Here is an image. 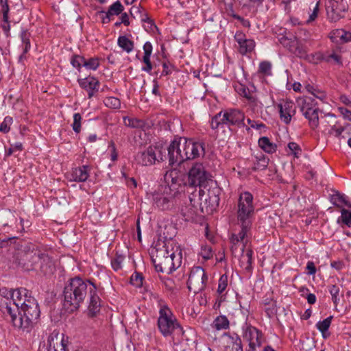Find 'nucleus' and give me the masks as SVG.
I'll return each mask as SVG.
<instances>
[{
	"mask_svg": "<svg viewBox=\"0 0 351 351\" xmlns=\"http://www.w3.org/2000/svg\"><path fill=\"white\" fill-rule=\"evenodd\" d=\"M15 262L25 271H33L39 268L45 274H51L53 271V263L50 257L32 243L21 245L15 256Z\"/></svg>",
	"mask_w": 351,
	"mask_h": 351,
	"instance_id": "obj_1",
	"label": "nucleus"
},
{
	"mask_svg": "<svg viewBox=\"0 0 351 351\" xmlns=\"http://www.w3.org/2000/svg\"><path fill=\"white\" fill-rule=\"evenodd\" d=\"M254 215L253 195L250 192L241 193L237 204V219L241 230L238 234H232L230 237L233 252L239 242L243 241L247 237L252 226Z\"/></svg>",
	"mask_w": 351,
	"mask_h": 351,
	"instance_id": "obj_2",
	"label": "nucleus"
},
{
	"mask_svg": "<svg viewBox=\"0 0 351 351\" xmlns=\"http://www.w3.org/2000/svg\"><path fill=\"white\" fill-rule=\"evenodd\" d=\"M89 280H84L80 277L71 278L65 285L63 291V305L67 311L73 312L80 307L89 293Z\"/></svg>",
	"mask_w": 351,
	"mask_h": 351,
	"instance_id": "obj_3",
	"label": "nucleus"
},
{
	"mask_svg": "<svg viewBox=\"0 0 351 351\" xmlns=\"http://www.w3.org/2000/svg\"><path fill=\"white\" fill-rule=\"evenodd\" d=\"M40 308L37 301L33 298H29L21 304V321L16 320V325L24 332H29L38 322L40 317Z\"/></svg>",
	"mask_w": 351,
	"mask_h": 351,
	"instance_id": "obj_4",
	"label": "nucleus"
},
{
	"mask_svg": "<svg viewBox=\"0 0 351 351\" xmlns=\"http://www.w3.org/2000/svg\"><path fill=\"white\" fill-rule=\"evenodd\" d=\"M244 113L236 108H229L221 110L213 117L210 121V127L213 130L223 128L227 126L230 129L232 126L241 128L245 125Z\"/></svg>",
	"mask_w": 351,
	"mask_h": 351,
	"instance_id": "obj_5",
	"label": "nucleus"
},
{
	"mask_svg": "<svg viewBox=\"0 0 351 351\" xmlns=\"http://www.w3.org/2000/svg\"><path fill=\"white\" fill-rule=\"evenodd\" d=\"M157 326L165 337H170L173 333L182 337L184 336L185 332L167 305L162 306L159 310Z\"/></svg>",
	"mask_w": 351,
	"mask_h": 351,
	"instance_id": "obj_6",
	"label": "nucleus"
},
{
	"mask_svg": "<svg viewBox=\"0 0 351 351\" xmlns=\"http://www.w3.org/2000/svg\"><path fill=\"white\" fill-rule=\"evenodd\" d=\"M166 158V148L161 145H150L138 152L135 157L137 163L143 166H151Z\"/></svg>",
	"mask_w": 351,
	"mask_h": 351,
	"instance_id": "obj_7",
	"label": "nucleus"
},
{
	"mask_svg": "<svg viewBox=\"0 0 351 351\" xmlns=\"http://www.w3.org/2000/svg\"><path fill=\"white\" fill-rule=\"evenodd\" d=\"M25 291V289L22 291L20 289L15 290L11 293V299L8 298L1 299V310L5 318L9 319L14 327L19 328V326L16 325V320L21 321L19 303L16 302L14 298V297L19 298L21 293Z\"/></svg>",
	"mask_w": 351,
	"mask_h": 351,
	"instance_id": "obj_8",
	"label": "nucleus"
},
{
	"mask_svg": "<svg viewBox=\"0 0 351 351\" xmlns=\"http://www.w3.org/2000/svg\"><path fill=\"white\" fill-rule=\"evenodd\" d=\"M205 195V191L202 187L199 186L197 189L195 187L193 191L188 196L189 204L182 206L181 208V213L185 218L186 221H189L193 219V217L196 215L198 208H201L203 210L204 206H202V198Z\"/></svg>",
	"mask_w": 351,
	"mask_h": 351,
	"instance_id": "obj_9",
	"label": "nucleus"
},
{
	"mask_svg": "<svg viewBox=\"0 0 351 351\" xmlns=\"http://www.w3.org/2000/svg\"><path fill=\"white\" fill-rule=\"evenodd\" d=\"M212 181L210 175L207 172L202 163L197 162L193 165L188 173V183L191 187H205Z\"/></svg>",
	"mask_w": 351,
	"mask_h": 351,
	"instance_id": "obj_10",
	"label": "nucleus"
},
{
	"mask_svg": "<svg viewBox=\"0 0 351 351\" xmlns=\"http://www.w3.org/2000/svg\"><path fill=\"white\" fill-rule=\"evenodd\" d=\"M208 279V276L202 267H194L187 281L188 289L194 293H198L205 289Z\"/></svg>",
	"mask_w": 351,
	"mask_h": 351,
	"instance_id": "obj_11",
	"label": "nucleus"
},
{
	"mask_svg": "<svg viewBox=\"0 0 351 351\" xmlns=\"http://www.w3.org/2000/svg\"><path fill=\"white\" fill-rule=\"evenodd\" d=\"M182 137H175L166 151L168 152L169 164L171 167L179 166L185 161L182 152Z\"/></svg>",
	"mask_w": 351,
	"mask_h": 351,
	"instance_id": "obj_12",
	"label": "nucleus"
},
{
	"mask_svg": "<svg viewBox=\"0 0 351 351\" xmlns=\"http://www.w3.org/2000/svg\"><path fill=\"white\" fill-rule=\"evenodd\" d=\"M182 152H184V160H191L205 154L204 143L195 142L192 139L182 137Z\"/></svg>",
	"mask_w": 351,
	"mask_h": 351,
	"instance_id": "obj_13",
	"label": "nucleus"
},
{
	"mask_svg": "<svg viewBox=\"0 0 351 351\" xmlns=\"http://www.w3.org/2000/svg\"><path fill=\"white\" fill-rule=\"evenodd\" d=\"M346 6L343 2L329 0L326 3L327 19L330 22H337L344 17Z\"/></svg>",
	"mask_w": 351,
	"mask_h": 351,
	"instance_id": "obj_14",
	"label": "nucleus"
},
{
	"mask_svg": "<svg viewBox=\"0 0 351 351\" xmlns=\"http://www.w3.org/2000/svg\"><path fill=\"white\" fill-rule=\"evenodd\" d=\"M153 205L161 210L169 209L173 206V197L169 191L162 187L152 194Z\"/></svg>",
	"mask_w": 351,
	"mask_h": 351,
	"instance_id": "obj_15",
	"label": "nucleus"
},
{
	"mask_svg": "<svg viewBox=\"0 0 351 351\" xmlns=\"http://www.w3.org/2000/svg\"><path fill=\"white\" fill-rule=\"evenodd\" d=\"M182 263V254L180 252L176 254L174 252L168 256L165 261L157 265L155 269L158 272L171 274L178 269Z\"/></svg>",
	"mask_w": 351,
	"mask_h": 351,
	"instance_id": "obj_16",
	"label": "nucleus"
},
{
	"mask_svg": "<svg viewBox=\"0 0 351 351\" xmlns=\"http://www.w3.org/2000/svg\"><path fill=\"white\" fill-rule=\"evenodd\" d=\"M280 120L285 124L290 123L291 117L295 114V106L291 100H282L278 104Z\"/></svg>",
	"mask_w": 351,
	"mask_h": 351,
	"instance_id": "obj_17",
	"label": "nucleus"
},
{
	"mask_svg": "<svg viewBox=\"0 0 351 351\" xmlns=\"http://www.w3.org/2000/svg\"><path fill=\"white\" fill-rule=\"evenodd\" d=\"M238 43L239 51L242 55L251 53L255 47V42L252 39L246 38V36L241 31H237L234 36Z\"/></svg>",
	"mask_w": 351,
	"mask_h": 351,
	"instance_id": "obj_18",
	"label": "nucleus"
},
{
	"mask_svg": "<svg viewBox=\"0 0 351 351\" xmlns=\"http://www.w3.org/2000/svg\"><path fill=\"white\" fill-rule=\"evenodd\" d=\"M90 302L88 307V316L93 318L100 312L101 301L97 294L96 287L93 283H90L89 287Z\"/></svg>",
	"mask_w": 351,
	"mask_h": 351,
	"instance_id": "obj_19",
	"label": "nucleus"
},
{
	"mask_svg": "<svg viewBox=\"0 0 351 351\" xmlns=\"http://www.w3.org/2000/svg\"><path fill=\"white\" fill-rule=\"evenodd\" d=\"M80 86L88 93V97H93L96 92H98L99 82L93 76H88L77 80Z\"/></svg>",
	"mask_w": 351,
	"mask_h": 351,
	"instance_id": "obj_20",
	"label": "nucleus"
},
{
	"mask_svg": "<svg viewBox=\"0 0 351 351\" xmlns=\"http://www.w3.org/2000/svg\"><path fill=\"white\" fill-rule=\"evenodd\" d=\"M247 243V240L243 239V241H239V243L236 246V249L233 251H232V253H234L239 247L241 246L240 250L242 252V256L240 260V264L242 267H243L246 271H251L252 267V255H253V251L250 249H247L246 250L245 254H244V250L245 248ZM231 250H232L231 249Z\"/></svg>",
	"mask_w": 351,
	"mask_h": 351,
	"instance_id": "obj_21",
	"label": "nucleus"
},
{
	"mask_svg": "<svg viewBox=\"0 0 351 351\" xmlns=\"http://www.w3.org/2000/svg\"><path fill=\"white\" fill-rule=\"evenodd\" d=\"M243 338L249 342H254L258 344V347L262 344L263 334L256 328L246 325L243 327Z\"/></svg>",
	"mask_w": 351,
	"mask_h": 351,
	"instance_id": "obj_22",
	"label": "nucleus"
},
{
	"mask_svg": "<svg viewBox=\"0 0 351 351\" xmlns=\"http://www.w3.org/2000/svg\"><path fill=\"white\" fill-rule=\"evenodd\" d=\"M143 56L142 58V62L145 64V66L141 68L143 71L147 73H150L153 69V65L151 62V56L152 54L153 47L150 42H146L143 45Z\"/></svg>",
	"mask_w": 351,
	"mask_h": 351,
	"instance_id": "obj_23",
	"label": "nucleus"
},
{
	"mask_svg": "<svg viewBox=\"0 0 351 351\" xmlns=\"http://www.w3.org/2000/svg\"><path fill=\"white\" fill-rule=\"evenodd\" d=\"M219 189L217 188L208 190V198L204 199V205L207 211H213L219 204Z\"/></svg>",
	"mask_w": 351,
	"mask_h": 351,
	"instance_id": "obj_24",
	"label": "nucleus"
},
{
	"mask_svg": "<svg viewBox=\"0 0 351 351\" xmlns=\"http://www.w3.org/2000/svg\"><path fill=\"white\" fill-rule=\"evenodd\" d=\"M90 167L88 165H82L74 168L71 172V181L82 182L87 180L89 177Z\"/></svg>",
	"mask_w": 351,
	"mask_h": 351,
	"instance_id": "obj_25",
	"label": "nucleus"
},
{
	"mask_svg": "<svg viewBox=\"0 0 351 351\" xmlns=\"http://www.w3.org/2000/svg\"><path fill=\"white\" fill-rule=\"evenodd\" d=\"M297 104L302 112L318 108L315 99L311 97H300L297 100Z\"/></svg>",
	"mask_w": 351,
	"mask_h": 351,
	"instance_id": "obj_26",
	"label": "nucleus"
},
{
	"mask_svg": "<svg viewBox=\"0 0 351 351\" xmlns=\"http://www.w3.org/2000/svg\"><path fill=\"white\" fill-rule=\"evenodd\" d=\"M21 42L23 53L19 57V61H23V58H25V55L29 51L31 48L30 37L31 34L27 29H22L20 35Z\"/></svg>",
	"mask_w": 351,
	"mask_h": 351,
	"instance_id": "obj_27",
	"label": "nucleus"
},
{
	"mask_svg": "<svg viewBox=\"0 0 351 351\" xmlns=\"http://www.w3.org/2000/svg\"><path fill=\"white\" fill-rule=\"evenodd\" d=\"M165 180L167 183L168 187L165 186L163 189L168 191L177 189L176 186L177 184L180 185V184L179 182L181 181L178 177V173L174 171L167 172L165 176Z\"/></svg>",
	"mask_w": 351,
	"mask_h": 351,
	"instance_id": "obj_28",
	"label": "nucleus"
},
{
	"mask_svg": "<svg viewBox=\"0 0 351 351\" xmlns=\"http://www.w3.org/2000/svg\"><path fill=\"white\" fill-rule=\"evenodd\" d=\"M319 108L314 110L303 112L302 114L306 119L308 120L309 125L315 129L319 125Z\"/></svg>",
	"mask_w": 351,
	"mask_h": 351,
	"instance_id": "obj_29",
	"label": "nucleus"
},
{
	"mask_svg": "<svg viewBox=\"0 0 351 351\" xmlns=\"http://www.w3.org/2000/svg\"><path fill=\"white\" fill-rule=\"evenodd\" d=\"M319 108L314 110L303 112L302 114L306 119L308 120L309 125L315 129L319 125Z\"/></svg>",
	"mask_w": 351,
	"mask_h": 351,
	"instance_id": "obj_30",
	"label": "nucleus"
},
{
	"mask_svg": "<svg viewBox=\"0 0 351 351\" xmlns=\"http://www.w3.org/2000/svg\"><path fill=\"white\" fill-rule=\"evenodd\" d=\"M168 248L169 247L164 242L157 243L154 249L152 250V258L170 256L172 252H170Z\"/></svg>",
	"mask_w": 351,
	"mask_h": 351,
	"instance_id": "obj_31",
	"label": "nucleus"
},
{
	"mask_svg": "<svg viewBox=\"0 0 351 351\" xmlns=\"http://www.w3.org/2000/svg\"><path fill=\"white\" fill-rule=\"evenodd\" d=\"M259 147L268 154L276 152L277 146L275 143L270 141L268 137L263 136L258 140Z\"/></svg>",
	"mask_w": 351,
	"mask_h": 351,
	"instance_id": "obj_32",
	"label": "nucleus"
},
{
	"mask_svg": "<svg viewBox=\"0 0 351 351\" xmlns=\"http://www.w3.org/2000/svg\"><path fill=\"white\" fill-rule=\"evenodd\" d=\"M330 201L332 204L339 208L343 205L351 208V204L346 199V197L343 194L337 192L331 196Z\"/></svg>",
	"mask_w": 351,
	"mask_h": 351,
	"instance_id": "obj_33",
	"label": "nucleus"
},
{
	"mask_svg": "<svg viewBox=\"0 0 351 351\" xmlns=\"http://www.w3.org/2000/svg\"><path fill=\"white\" fill-rule=\"evenodd\" d=\"M118 45L128 53L132 51L134 49V42L127 38L125 36H120L117 40Z\"/></svg>",
	"mask_w": 351,
	"mask_h": 351,
	"instance_id": "obj_34",
	"label": "nucleus"
},
{
	"mask_svg": "<svg viewBox=\"0 0 351 351\" xmlns=\"http://www.w3.org/2000/svg\"><path fill=\"white\" fill-rule=\"evenodd\" d=\"M226 335L230 339L228 346L232 348V351H243L242 341L239 335L236 334H234L233 335L226 334Z\"/></svg>",
	"mask_w": 351,
	"mask_h": 351,
	"instance_id": "obj_35",
	"label": "nucleus"
},
{
	"mask_svg": "<svg viewBox=\"0 0 351 351\" xmlns=\"http://www.w3.org/2000/svg\"><path fill=\"white\" fill-rule=\"evenodd\" d=\"M256 161L254 162V170H264L267 167L269 159L263 154H261L259 156H256Z\"/></svg>",
	"mask_w": 351,
	"mask_h": 351,
	"instance_id": "obj_36",
	"label": "nucleus"
},
{
	"mask_svg": "<svg viewBox=\"0 0 351 351\" xmlns=\"http://www.w3.org/2000/svg\"><path fill=\"white\" fill-rule=\"evenodd\" d=\"M214 325L217 330H226L229 328V320L226 316L221 315L217 317L214 321Z\"/></svg>",
	"mask_w": 351,
	"mask_h": 351,
	"instance_id": "obj_37",
	"label": "nucleus"
},
{
	"mask_svg": "<svg viewBox=\"0 0 351 351\" xmlns=\"http://www.w3.org/2000/svg\"><path fill=\"white\" fill-rule=\"evenodd\" d=\"M328 290L331 295L332 300L334 304L337 306L340 301L339 287L336 285H331L328 286Z\"/></svg>",
	"mask_w": 351,
	"mask_h": 351,
	"instance_id": "obj_38",
	"label": "nucleus"
},
{
	"mask_svg": "<svg viewBox=\"0 0 351 351\" xmlns=\"http://www.w3.org/2000/svg\"><path fill=\"white\" fill-rule=\"evenodd\" d=\"M104 105L110 108L119 109L121 107L120 100L115 97H107L104 99Z\"/></svg>",
	"mask_w": 351,
	"mask_h": 351,
	"instance_id": "obj_39",
	"label": "nucleus"
},
{
	"mask_svg": "<svg viewBox=\"0 0 351 351\" xmlns=\"http://www.w3.org/2000/svg\"><path fill=\"white\" fill-rule=\"evenodd\" d=\"M99 66V60L98 58L93 57L88 59H84V67L88 70H96Z\"/></svg>",
	"mask_w": 351,
	"mask_h": 351,
	"instance_id": "obj_40",
	"label": "nucleus"
},
{
	"mask_svg": "<svg viewBox=\"0 0 351 351\" xmlns=\"http://www.w3.org/2000/svg\"><path fill=\"white\" fill-rule=\"evenodd\" d=\"M332 319V316H329L324 319L323 321H319L317 323V328L321 332V333H324V332H327L328 330V328L331 324Z\"/></svg>",
	"mask_w": 351,
	"mask_h": 351,
	"instance_id": "obj_41",
	"label": "nucleus"
},
{
	"mask_svg": "<svg viewBox=\"0 0 351 351\" xmlns=\"http://www.w3.org/2000/svg\"><path fill=\"white\" fill-rule=\"evenodd\" d=\"M85 58L80 55H73L71 58V64L74 68H76L79 71H81L82 66H84Z\"/></svg>",
	"mask_w": 351,
	"mask_h": 351,
	"instance_id": "obj_42",
	"label": "nucleus"
},
{
	"mask_svg": "<svg viewBox=\"0 0 351 351\" xmlns=\"http://www.w3.org/2000/svg\"><path fill=\"white\" fill-rule=\"evenodd\" d=\"M123 10V6L119 1H117L112 4L108 10V15H119Z\"/></svg>",
	"mask_w": 351,
	"mask_h": 351,
	"instance_id": "obj_43",
	"label": "nucleus"
},
{
	"mask_svg": "<svg viewBox=\"0 0 351 351\" xmlns=\"http://www.w3.org/2000/svg\"><path fill=\"white\" fill-rule=\"evenodd\" d=\"M228 276L226 274H223L219 279L218 287L217 292L218 294L221 295L228 287Z\"/></svg>",
	"mask_w": 351,
	"mask_h": 351,
	"instance_id": "obj_44",
	"label": "nucleus"
},
{
	"mask_svg": "<svg viewBox=\"0 0 351 351\" xmlns=\"http://www.w3.org/2000/svg\"><path fill=\"white\" fill-rule=\"evenodd\" d=\"M343 29H336L330 33V38L332 43L341 44V38H343Z\"/></svg>",
	"mask_w": 351,
	"mask_h": 351,
	"instance_id": "obj_45",
	"label": "nucleus"
},
{
	"mask_svg": "<svg viewBox=\"0 0 351 351\" xmlns=\"http://www.w3.org/2000/svg\"><path fill=\"white\" fill-rule=\"evenodd\" d=\"M341 220L348 227L351 228V211L343 208L341 210Z\"/></svg>",
	"mask_w": 351,
	"mask_h": 351,
	"instance_id": "obj_46",
	"label": "nucleus"
},
{
	"mask_svg": "<svg viewBox=\"0 0 351 351\" xmlns=\"http://www.w3.org/2000/svg\"><path fill=\"white\" fill-rule=\"evenodd\" d=\"M124 260V256L121 254H116L115 257L111 260V265L114 271H118L122 267V263Z\"/></svg>",
	"mask_w": 351,
	"mask_h": 351,
	"instance_id": "obj_47",
	"label": "nucleus"
},
{
	"mask_svg": "<svg viewBox=\"0 0 351 351\" xmlns=\"http://www.w3.org/2000/svg\"><path fill=\"white\" fill-rule=\"evenodd\" d=\"M12 117L7 116L4 118L3 121L0 124V132L8 133L10 130V125L12 124Z\"/></svg>",
	"mask_w": 351,
	"mask_h": 351,
	"instance_id": "obj_48",
	"label": "nucleus"
},
{
	"mask_svg": "<svg viewBox=\"0 0 351 351\" xmlns=\"http://www.w3.org/2000/svg\"><path fill=\"white\" fill-rule=\"evenodd\" d=\"M271 64L267 61H263L260 63L258 71L265 75H270L271 74Z\"/></svg>",
	"mask_w": 351,
	"mask_h": 351,
	"instance_id": "obj_49",
	"label": "nucleus"
},
{
	"mask_svg": "<svg viewBox=\"0 0 351 351\" xmlns=\"http://www.w3.org/2000/svg\"><path fill=\"white\" fill-rule=\"evenodd\" d=\"M81 114L80 113H75L73 114V122L72 124V128L75 133H79L81 131Z\"/></svg>",
	"mask_w": 351,
	"mask_h": 351,
	"instance_id": "obj_50",
	"label": "nucleus"
},
{
	"mask_svg": "<svg viewBox=\"0 0 351 351\" xmlns=\"http://www.w3.org/2000/svg\"><path fill=\"white\" fill-rule=\"evenodd\" d=\"M130 282L132 285L140 287L143 284V276L140 273H135L130 278Z\"/></svg>",
	"mask_w": 351,
	"mask_h": 351,
	"instance_id": "obj_51",
	"label": "nucleus"
},
{
	"mask_svg": "<svg viewBox=\"0 0 351 351\" xmlns=\"http://www.w3.org/2000/svg\"><path fill=\"white\" fill-rule=\"evenodd\" d=\"M200 254L204 260H208L213 257L212 248L210 246H202Z\"/></svg>",
	"mask_w": 351,
	"mask_h": 351,
	"instance_id": "obj_52",
	"label": "nucleus"
},
{
	"mask_svg": "<svg viewBox=\"0 0 351 351\" xmlns=\"http://www.w3.org/2000/svg\"><path fill=\"white\" fill-rule=\"evenodd\" d=\"M319 11V2H317L315 4L312 13L309 15L308 19L306 20V23L309 24V23H312L313 21H314L318 16Z\"/></svg>",
	"mask_w": 351,
	"mask_h": 351,
	"instance_id": "obj_53",
	"label": "nucleus"
},
{
	"mask_svg": "<svg viewBox=\"0 0 351 351\" xmlns=\"http://www.w3.org/2000/svg\"><path fill=\"white\" fill-rule=\"evenodd\" d=\"M10 6L4 5L1 6V13L2 14V22H8L9 18Z\"/></svg>",
	"mask_w": 351,
	"mask_h": 351,
	"instance_id": "obj_54",
	"label": "nucleus"
},
{
	"mask_svg": "<svg viewBox=\"0 0 351 351\" xmlns=\"http://www.w3.org/2000/svg\"><path fill=\"white\" fill-rule=\"evenodd\" d=\"M306 269H307V274L308 275H314L316 273V267L315 266V264L313 261H308L306 264Z\"/></svg>",
	"mask_w": 351,
	"mask_h": 351,
	"instance_id": "obj_55",
	"label": "nucleus"
},
{
	"mask_svg": "<svg viewBox=\"0 0 351 351\" xmlns=\"http://www.w3.org/2000/svg\"><path fill=\"white\" fill-rule=\"evenodd\" d=\"M1 27L6 37H9L10 36V19H8V22H2Z\"/></svg>",
	"mask_w": 351,
	"mask_h": 351,
	"instance_id": "obj_56",
	"label": "nucleus"
},
{
	"mask_svg": "<svg viewBox=\"0 0 351 351\" xmlns=\"http://www.w3.org/2000/svg\"><path fill=\"white\" fill-rule=\"evenodd\" d=\"M338 110L344 119L351 121V111L350 110L343 107H340Z\"/></svg>",
	"mask_w": 351,
	"mask_h": 351,
	"instance_id": "obj_57",
	"label": "nucleus"
},
{
	"mask_svg": "<svg viewBox=\"0 0 351 351\" xmlns=\"http://www.w3.org/2000/svg\"><path fill=\"white\" fill-rule=\"evenodd\" d=\"M16 237H6L3 239H0V248L7 247L10 243H12L13 240H15Z\"/></svg>",
	"mask_w": 351,
	"mask_h": 351,
	"instance_id": "obj_58",
	"label": "nucleus"
},
{
	"mask_svg": "<svg viewBox=\"0 0 351 351\" xmlns=\"http://www.w3.org/2000/svg\"><path fill=\"white\" fill-rule=\"evenodd\" d=\"M343 38H341V42L342 43H346L351 41V31H346L343 29Z\"/></svg>",
	"mask_w": 351,
	"mask_h": 351,
	"instance_id": "obj_59",
	"label": "nucleus"
},
{
	"mask_svg": "<svg viewBox=\"0 0 351 351\" xmlns=\"http://www.w3.org/2000/svg\"><path fill=\"white\" fill-rule=\"evenodd\" d=\"M110 147H111V160L112 161H115L117 159L118 155L117 153L115 145L112 141L110 142Z\"/></svg>",
	"mask_w": 351,
	"mask_h": 351,
	"instance_id": "obj_60",
	"label": "nucleus"
},
{
	"mask_svg": "<svg viewBox=\"0 0 351 351\" xmlns=\"http://www.w3.org/2000/svg\"><path fill=\"white\" fill-rule=\"evenodd\" d=\"M330 266L331 267L335 269L336 270L340 271L343 268L344 264L342 261H333L331 263Z\"/></svg>",
	"mask_w": 351,
	"mask_h": 351,
	"instance_id": "obj_61",
	"label": "nucleus"
},
{
	"mask_svg": "<svg viewBox=\"0 0 351 351\" xmlns=\"http://www.w3.org/2000/svg\"><path fill=\"white\" fill-rule=\"evenodd\" d=\"M141 21L144 23H147L151 26L154 25V21L149 17L148 14L146 12H144L141 14Z\"/></svg>",
	"mask_w": 351,
	"mask_h": 351,
	"instance_id": "obj_62",
	"label": "nucleus"
},
{
	"mask_svg": "<svg viewBox=\"0 0 351 351\" xmlns=\"http://www.w3.org/2000/svg\"><path fill=\"white\" fill-rule=\"evenodd\" d=\"M172 66L167 62H163L162 63V67H163V70H162V75H169L171 71V69H170V67H171Z\"/></svg>",
	"mask_w": 351,
	"mask_h": 351,
	"instance_id": "obj_63",
	"label": "nucleus"
},
{
	"mask_svg": "<svg viewBox=\"0 0 351 351\" xmlns=\"http://www.w3.org/2000/svg\"><path fill=\"white\" fill-rule=\"evenodd\" d=\"M123 176L125 178L126 184L128 186H133L134 188L136 187L137 183H136V180L134 178H127L124 173H123Z\"/></svg>",
	"mask_w": 351,
	"mask_h": 351,
	"instance_id": "obj_64",
	"label": "nucleus"
}]
</instances>
